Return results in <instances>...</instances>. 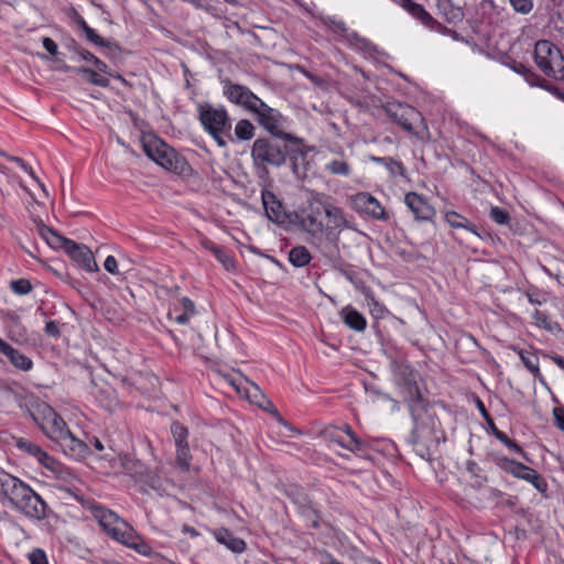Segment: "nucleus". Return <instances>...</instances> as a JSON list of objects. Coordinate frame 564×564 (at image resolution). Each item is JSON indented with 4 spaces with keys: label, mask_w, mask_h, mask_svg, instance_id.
Listing matches in <instances>:
<instances>
[{
    "label": "nucleus",
    "mask_w": 564,
    "mask_h": 564,
    "mask_svg": "<svg viewBox=\"0 0 564 564\" xmlns=\"http://www.w3.org/2000/svg\"><path fill=\"white\" fill-rule=\"evenodd\" d=\"M436 7L438 13L444 17L447 23L457 24L464 19V11L460 7L455 6L451 0H437Z\"/></svg>",
    "instance_id": "cd10ccee"
},
{
    "label": "nucleus",
    "mask_w": 564,
    "mask_h": 564,
    "mask_svg": "<svg viewBox=\"0 0 564 564\" xmlns=\"http://www.w3.org/2000/svg\"><path fill=\"white\" fill-rule=\"evenodd\" d=\"M387 116L405 131H413V122L421 118L415 108L401 102H388L384 107Z\"/></svg>",
    "instance_id": "f3484780"
},
{
    "label": "nucleus",
    "mask_w": 564,
    "mask_h": 564,
    "mask_svg": "<svg viewBox=\"0 0 564 564\" xmlns=\"http://www.w3.org/2000/svg\"><path fill=\"white\" fill-rule=\"evenodd\" d=\"M0 352L19 370L30 371L33 368V361L20 350L13 348L2 338H0Z\"/></svg>",
    "instance_id": "4be33fe9"
},
{
    "label": "nucleus",
    "mask_w": 564,
    "mask_h": 564,
    "mask_svg": "<svg viewBox=\"0 0 564 564\" xmlns=\"http://www.w3.org/2000/svg\"><path fill=\"white\" fill-rule=\"evenodd\" d=\"M120 462L124 473L132 477H135L137 480H142V477L144 475V467L140 460L134 459L128 455H124L120 457Z\"/></svg>",
    "instance_id": "f704fd0d"
},
{
    "label": "nucleus",
    "mask_w": 564,
    "mask_h": 564,
    "mask_svg": "<svg viewBox=\"0 0 564 564\" xmlns=\"http://www.w3.org/2000/svg\"><path fill=\"white\" fill-rule=\"evenodd\" d=\"M326 170L334 175L348 176L350 174V166L346 161L333 160L326 165Z\"/></svg>",
    "instance_id": "c03bdc74"
},
{
    "label": "nucleus",
    "mask_w": 564,
    "mask_h": 564,
    "mask_svg": "<svg viewBox=\"0 0 564 564\" xmlns=\"http://www.w3.org/2000/svg\"><path fill=\"white\" fill-rule=\"evenodd\" d=\"M340 315L345 325L349 328L356 332H364L366 329L367 321L357 310L347 306L341 310Z\"/></svg>",
    "instance_id": "c85d7f7f"
},
{
    "label": "nucleus",
    "mask_w": 564,
    "mask_h": 564,
    "mask_svg": "<svg viewBox=\"0 0 564 564\" xmlns=\"http://www.w3.org/2000/svg\"><path fill=\"white\" fill-rule=\"evenodd\" d=\"M31 564H48L46 554L42 550H34L30 556Z\"/></svg>",
    "instance_id": "603ef678"
},
{
    "label": "nucleus",
    "mask_w": 564,
    "mask_h": 564,
    "mask_svg": "<svg viewBox=\"0 0 564 564\" xmlns=\"http://www.w3.org/2000/svg\"><path fill=\"white\" fill-rule=\"evenodd\" d=\"M262 204L269 220L282 224V203L270 191L262 192Z\"/></svg>",
    "instance_id": "393cba45"
},
{
    "label": "nucleus",
    "mask_w": 564,
    "mask_h": 564,
    "mask_svg": "<svg viewBox=\"0 0 564 564\" xmlns=\"http://www.w3.org/2000/svg\"><path fill=\"white\" fill-rule=\"evenodd\" d=\"M245 398L249 400L251 403L258 405L264 411L270 412L278 421H281L278 409L274 404L262 393L260 388L257 384H249L248 388L245 389Z\"/></svg>",
    "instance_id": "5701e85b"
},
{
    "label": "nucleus",
    "mask_w": 564,
    "mask_h": 564,
    "mask_svg": "<svg viewBox=\"0 0 564 564\" xmlns=\"http://www.w3.org/2000/svg\"><path fill=\"white\" fill-rule=\"evenodd\" d=\"M553 416L555 421V425L561 431H564V409L563 408H554L553 409Z\"/></svg>",
    "instance_id": "6e6d98bb"
},
{
    "label": "nucleus",
    "mask_w": 564,
    "mask_h": 564,
    "mask_svg": "<svg viewBox=\"0 0 564 564\" xmlns=\"http://www.w3.org/2000/svg\"><path fill=\"white\" fill-rule=\"evenodd\" d=\"M354 205L358 213L366 214L377 220H388L389 216L384 208L369 193H358L354 196Z\"/></svg>",
    "instance_id": "a211bd4d"
},
{
    "label": "nucleus",
    "mask_w": 564,
    "mask_h": 564,
    "mask_svg": "<svg viewBox=\"0 0 564 564\" xmlns=\"http://www.w3.org/2000/svg\"><path fill=\"white\" fill-rule=\"evenodd\" d=\"M141 481H144L151 489L155 491L160 490L162 487L160 478L151 473L144 474Z\"/></svg>",
    "instance_id": "3c124183"
},
{
    "label": "nucleus",
    "mask_w": 564,
    "mask_h": 564,
    "mask_svg": "<svg viewBox=\"0 0 564 564\" xmlns=\"http://www.w3.org/2000/svg\"><path fill=\"white\" fill-rule=\"evenodd\" d=\"M286 495L291 499L294 509L303 519L306 528H318L321 517L318 514V511L314 508V506L307 498V495L304 492V490L297 487H292L290 490L286 491Z\"/></svg>",
    "instance_id": "ddd939ff"
},
{
    "label": "nucleus",
    "mask_w": 564,
    "mask_h": 564,
    "mask_svg": "<svg viewBox=\"0 0 564 564\" xmlns=\"http://www.w3.org/2000/svg\"><path fill=\"white\" fill-rule=\"evenodd\" d=\"M550 359L562 370H564V358L560 355H551Z\"/></svg>",
    "instance_id": "774afa93"
},
{
    "label": "nucleus",
    "mask_w": 564,
    "mask_h": 564,
    "mask_svg": "<svg viewBox=\"0 0 564 564\" xmlns=\"http://www.w3.org/2000/svg\"><path fill=\"white\" fill-rule=\"evenodd\" d=\"M477 408H478L481 416L484 417L485 422H489V416H491V415L489 414L484 402L480 399H477Z\"/></svg>",
    "instance_id": "0e129e2a"
},
{
    "label": "nucleus",
    "mask_w": 564,
    "mask_h": 564,
    "mask_svg": "<svg viewBox=\"0 0 564 564\" xmlns=\"http://www.w3.org/2000/svg\"><path fill=\"white\" fill-rule=\"evenodd\" d=\"M496 438L505 444L510 451L520 454L523 458L528 459L525 452L513 440L509 438L506 433H496Z\"/></svg>",
    "instance_id": "49530a36"
},
{
    "label": "nucleus",
    "mask_w": 564,
    "mask_h": 564,
    "mask_svg": "<svg viewBox=\"0 0 564 564\" xmlns=\"http://www.w3.org/2000/svg\"><path fill=\"white\" fill-rule=\"evenodd\" d=\"M43 47L51 54L56 55L58 52L57 44L51 37H44L42 41Z\"/></svg>",
    "instance_id": "052dcab7"
},
{
    "label": "nucleus",
    "mask_w": 564,
    "mask_h": 564,
    "mask_svg": "<svg viewBox=\"0 0 564 564\" xmlns=\"http://www.w3.org/2000/svg\"><path fill=\"white\" fill-rule=\"evenodd\" d=\"M76 23L79 26V29L85 33L87 41H89L98 46L106 45V42L104 41V39H101L97 34V32L87 24V22L85 21V19L83 17L78 15L76 19Z\"/></svg>",
    "instance_id": "79ce46f5"
},
{
    "label": "nucleus",
    "mask_w": 564,
    "mask_h": 564,
    "mask_svg": "<svg viewBox=\"0 0 564 564\" xmlns=\"http://www.w3.org/2000/svg\"><path fill=\"white\" fill-rule=\"evenodd\" d=\"M253 132H254V127L247 119L239 120L235 127V135L240 141L251 140L254 134Z\"/></svg>",
    "instance_id": "37998d69"
},
{
    "label": "nucleus",
    "mask_w": 564,
    "mask_h": 564,
    "mask_svg": "<svg viewBox=\"0 0 564 564\" xmlns=\"http://www.w3.org/2000/svg\"><path fill=\"white\" fill-rule=\"evenodd\" d=\"M491 219L499 225H507L510 221L509 213L500 207H491L490 209Z\"/></svg>",
    "instance_id": "8fccbe9b"
},
{
    "label": "nucleus",
    "mask_w": 564,
    "mask_h": 564,
    "mask_svg": "<svg viewBox=\"0 0 564 564\" xmlns=\"http://www.w3.org/2000/svg\"><path fill=\"white\" fill-rule=\"evenodd\" d=\"M512 9L520 14H529L533 9V0H509Z\"/></svg>",
    "instance_id": "09e8293b"
},
{
    "label": "nucleus",
    "mask_w": 564,
    "mask_h": 564,
    "mask_svg": "<svg viewBox=\"0 0 564 564\" xmlns=\"http://www.w3.org/2000/svg\"><path fill=\"white\" fill-rule=\"evenodd\" d=\"M224 95L227 99L248 111L257 110L262 106V100L254 95L247 86L234 84L229 80L224 83Z\"/></svg>",
    "instance_id": "4468645a"
},
{
    "label": "nucleus",
    "mask_w": 564,
    "mask_h": 564,
    "mask_svg": "<svg viewBox=\"0 0 564 564\" xmlns=\"http://www.w3.org/2000/svg\"><path fill=\"white\" fill-rule=\"evenodd\" d=\"M192 315H189L188 313H185L183 312L182 314H178L174 317V321L177 323V324H181V325H185L188 323L189 318H191Z\"/></svg>",
    "instance_id": "338daca9"
},
{
    "label": "nucleus",
    "mask_w": 564,
    "mask_h": 564,
    "mask_svg": "<svg viewBox=\"0 0 564 564\" xmlns=\"http://www.w3.org/2000/svg\"><path fill=\"white\" fill-rule=\"evenodd\" d=\"M225 380L235 388V390L245 397V389L249 387V384H253L252 382H249L248 380L241 378V377H235L232 375H226Z\"/></svg>",
    "instance_id": "a18cd8bd"
},
{
    "label": "nucleus",
    "mask_w": 564,
    "mask_h": 564,
    "mask_svg": "<svg viewBox=\"0 0 564 564\" xmlns=\"http://www.w3.org/2000/svg\"><path fill=\"white\" fill-rule=\"evenodd\" d=\"M532 318L538 327L543 328L549 333L557 334L562 332L561 325L556 322H552L544 312L534 310Z\"/></svg>",
    "instance_id": "c9c22d12"
},
{
    "label": "nucleus",
    "mask_w": 564,
    "mask_h": 564,
    "mask_svg": "<svg viewBox=\"0 0 564 564\" xmlns=\"http://www.w3.org/2000/svg\"><path fill=\"white\" fill-rule=\"evenodd\" d=\"M89 509L104 531L115 541L121 543L124 538L131 536L133 528L113 511L100 505H91Z\"/></svg>",
    "instance_id": "1a4fd4ad"
},
{
    "label": "nucleus",
    "mask_w": 564,
    "mask_h": 564,
    "mask_svg": "<svg viewBox=\"0 0 564 564\" xmlns=\"http://www.w3.org/2000/svg\"><path fill=\"white\" fill-rule=\"evenodd\" d=\"M323 213L329 218L334 228H343L347 221L340 208L332 205H323Z\"/></svg>",
    "instance_id": "a19ab883"
},
{
    "label": "nucleus",
    "mask_w": 564,
    "mask_h": 564,
    "mask_svg": "<svg viewBox=\"0 0 564 564\" xmlns=\"http://www.w3.org/2000/svg\"><path fill=\"white\" fill-rule=\"evenodd\" d=\"M445 219L448 225L453 228H463L473 232L476 236H479L477 232V228L473 225L466 217L462 216L456 212H448L445 214Z\"/></svg>",
    "instance_id": "e433bc0d"
},
{
    "label": "nucleus",
    "mask_w": 564,
    "mask_h": 564,
    "mask_svg": "<svg viewBox=\"0 0 564 564\" xmlns=\"http://www.w3.org/2000/svg\"><path fill=\"white\" fill-rule=\"evenodd\" d=\"M28 412L32 420L41 427L43 423L52 415L54 409L47 403L39 400L31 399L26 404Z\"/></svg>",
    "instance_id": "bb28decb"
},
{
    "label": "nucleus",
    "mask_w": 564,
    "mask_h": 564,
    "mask_svg": "<svg viewBox=\"0 0 564 564\" xmlns=\"http://www.w3.org/2000/svg\"><path fill=\"white\" fill-rule=\"evenodd\" d=\"M181 305L185 313H188L192 316L195 314V304L188 297H183L181 300Z\"/></svg>",
    "instance_id": "680f3d73"
},
{
    "label": "nucleus",
    "mask_w": 564,
    "mask_h": 564,
    "mask_svg": "<svg viewBox=\"0 0 564 564\" xmlns=\"http://www.w3.org/2000/svg\"><path fill=\"white\" fill-rule=\"evenodd\" d=\"M520 479L530 482L538 491L545 492L547 490V484L545 479L533 468L528 466V470H524L520 475Z\"/></svg>",
    "instance_id": "4c0bfd02"
},
{
    "label": "nucleus",
    "mask_w": 564,
    "mask_h": 564,
    "mask_svg": "<svg viewBox=\"0 0 564 564\" xmlns=\"http://www.w3.org/2000/svg\"><path fill=\"white\" fill-rule=\"evenodd\" d=\"M198 120L204 130L215 140L218 147L227 145L226 137L231 130V120L224 107H214L209 102L197 105Z\"/></svg>",
    "instance_id": "423d86ee"
},
{
    "label": "nucleus",
    "mask_w": 564,
    "mask_h": 564,
    "mask_svg": "<svg viewBox=\"0 0 564 564\" xmlns=\"http://www.w3.org/2000/svg\"><path fill=\"white\" fill-rule=\"evenodd\" d=\"M89 509L104 531L115 541L121 543L124 538L131 536L133 528L113 511L100 505H91Z\"/></svg>",
    "instance_id": "9d476101"
},
{
    "label": "nucleus",
    "mask_w": 564,
    "mask_h": 564,
    "mask_svg": "<svg viewBox=\"0 0 564 564\" xmlns=\"http://www.w3.org/2000/svg\"><path fill=\"white\" fill-rule=\"evenodd\" d=\"M289 262L295 268H303L312 261V254L305 246H296L288 253Z\"/></svg>",
    "instance_id": "7c9ffc66"
},
{
    "label": "nucleus",
    "mask_w": 564,
    "mask_h": 564,
    "mask_svg": "<svg viewBox=\"0 0 564 564\" xmlns=\"http://www.w3.org/2000/svg\"><path fill=\"white\" fill-rule=\"evenodd\" d=\"M251 155L257 165H276L282 163V148L278 140L259 138L254 141Z\"/></svg>",
    "instance_id": "f8f14e48"
},
{
    "label": "nucleus",
    "mask_w": 564,
    "mask_h": 564,
    "mask_svg": "<svg viewBox=\"0 0 564 564\" xmlns=\"http://www.w3.org/2000/svg\"><path fill=\"white\" fill-rule=\"evenodd\" d=\"M257 115V121L273 137L281 138L282 131L279 129V111L269 107L262 101L261 107L252 111Z\"/></svg>",
    "instance_id": "aec40b11"
},
{
    "label": "nucleus",
    "mask_w": 564,
    "mask_h": 564,
    "mask_svg": "<svg viewBox=\"0 0 564 564\" xmlns=\"http://www.w3.org/2000/svg\"><path fill=\"white\" fill-rule=\"evenodd\" d=\"M534 62L546 76L564 79V56L561 50L549 40H539L534 46Z\"/></svg>",
    "instance_id": "0eeeda50"
},
{
    "label": "nucleus",
    "mask_w": 564,
    "mask_h": 564,
    "mask_svg": "<svg viewBox=\"0 0 564 564\" xmlns=\"http://www.w3.org/2000/svg\"><path fill=\"white\" fill-rule=\"evenodd\" d=\"M306 156L307 152L303 140L284 132V164L289 163L297 180L306 177L308 165Z\"/></svg>",
    "instance_id": "9b49d317"
},
{
    "label": "nucleus",
    "mask_w": 564,
    "mask_h": 564,
    "mask_svg": "<svg viewBox=\"0 0 564 564\" xmlns=\"http://www.w3.org/2000/svg\"><path fill=\"white\" fill-rule=\"evenodd\" d=\"M466 469L471 476H474V477L479 476V474H478L479 467H478L477 463H475L474 460H468L466 463Z\"/></svg>",
    "instance_id": "e2e57ef3"
},
{
    "label": "nucleus",
    "mask_w": 564,
    "mask_h": 564,
    "mask_svg": "<svg viewBox=\"0 0 564 564\" xmlns=\"http://www.w3.org/2000/svg\"><path fill=\"white\" fill-rule=\"evenodd\" d=\"M40 429L61 447L65 455L75 459H82L89 454L88 445L68 430L63 417L55 411H53L52 415L46 419Z\"/></svg>",
    "instance_id": "20e7f679"
},
{
    "label": "nucleus",
    "mask_w": 564,
    "mask_h": 564,
    "mask_svg": "<svg viewBox=\"0 0 564 564\" xmlns=\"http://www.w3.org/2000/svg\"><path fill=\"white\" fill-rule=\"evenodd\" d=\"M10 288L15 294L19 295H25L32 291L31 282L26 279L11 281Z\"/></svg>",
    "instance_id": "de8ad7c7"
},
{
    "label": "nucleus",
    "mask_w": 564,
    "mask_h": 564,
    "mask_svg": "<svg viewBox=\"0 0 564 564\" xmlns=\"http://www.w3.org/2000/svg\"><path fill=\"white\" fill-rule=\"evenodd\" d=\"M323 205L321 203H308L300 210L286 213L284 210V229L301 230L310 236L312 245L319 246L324 236L329 237L332 227H325L322 220Z\"/></svg>",
    "instance_id": "7ed1b4c3"
},
{
    "label": "nucleus",
    "mask_w": 564,
    "mask_h": 564,
    "mask_svg": "<svg viewBox=\"0 0 564 564\" xmlns=\"http://www.w3.org/2000/svg\"><path fill=\"white\" fill-rule=\"evenodd\" d=\"M104 268L107 272L111 274L118 273V263L113 256H108L104 262Z\"/></svg>",
    "instance_id": "5fc2aeb1"
},
{
    "label": "nucleus",
    "mask_w": 564,
    "mask_h": 564,
    "mask_svg": "<svg viewBox=\"0 0 564 564\" xmlns=\"http://www.w3.org/2000/svg\"><path fill=\"white\" fill-rule=\"evenodd\" d=\"M288 67L293 70V69H297L300 72H302L306 77H308L315 85L317 86H324L325 82L321 78V77H317V76H314L307 72H305L304 69H302V67H300L299 65H288Z\"/></svg>",
    "instance_id": "4d7b16f0"
},
{
    "label": "nucleus",
    "mask_w": 564,
    "mask_h": 564,
    "mask_svg": "<svg viewBox=\"0 0 564 564\" xmlns=\"http://www.w3.org/2000/svg\"><path fill=\"white\" fill-rule=\"evenodd\" d=\"M397 3L405 10L413 19L422 23L425 28L431 31L438 32L442 34L451 33V30L434 19L422 4L414 2L413 0H395Z\"/></svg>",
    "instance_id": "dca6fc26"
},
{
    "label": "nucleus",
    "mask_w": 564,
    "mask_h": 564,
    "mask_svg": "<svg viewBox=\"0 0 564 564\" xmlns=\"http://www.w3.org/2000/svg\"><path fill=\"white\" fill-rule=\"evenodd\" d=\"M94 65L96 66L98 73H104L106 74L107 70H108V66L105 62H102L101 59H99L98 57H96L94 61H93Z\"/></svg>",
    "instance_id": "69168bd1"
},
{
    "label": "nucleus",
    "mask_w": 564,
    "mask_h": 564,
    "mask_svg": "<svg viewBox=\"0 0 564 564\" xmlns=\"http://www.w3.org/2000/svg\"><path fill=\"white\" fill-rule=\"evenodd\" d=\"M39 235L53 248L62 247L67 254L87 272H96L99 270L94 254L84 245H79L70 239L64 238L52 228L47 227L43 221L36 223Z\"/></svg>",
    "instance_id": "39448f33"
},
{
    "label": "nucleus",
    "mask_w": 564,
    "mask_h": 564,
    "mask_svg": "<svg viewBox=\"0 0 564 564\" xmlns=\"http://www.w3.org/2000/svg\"><path fill=\"white\" fill-rule=\"evenodd\" d=\"M519 356L521 358V361L525 366V368L531 373H533L534 378L538 379L541 384H543L544 387H547L544 377L540 372L539 358L534 354L524 351L522 349L519 350Z\"/></svg>",
    "instance_id": "2f4dec72"
},
{
    "label": "nucleus",
    "mask_w": 564,
    "mask_h": 564,
    "mask_svg": "<svg viewBox=\"0 0 564 564\" xmlns=\"http://www.w3.org/2000/svg\"><path fill=\"white\" fill-rule=\"evenodd\" d=\"M204 246L215 256V258L227 269H231L234 268V260L227 253V251L212 242V241H207L204 243Z\"/></svg>",
    "instance_id": "58836bf2"
},
{
    "label": "nucleus",
    "mask_w": 564,
    "mask_h": 564,
    "mask_svg": "<svg viewBox=\"0 0 564 564\" xmlns=\"http://www.w3.org/2000/svg\"><path fill=\"white\" fill-rule=\"evenodd\" d=\"M0 485L11 505L25 517L36 520L46 517L45 501L29 485L11 475H6Z\"/></svg>",
    "instance_id": "f03ea898"
},
{
    "label": "nucleus",
    "mask_w": 564,
    "mask_h": 564,
    "mask_svg": "<svg viewBox=\"0 0 564 564\" xmlns=\"http://www.w3.org/2000/svg\"><path fill=\"white\" fill-rule=\"evenodd\" d=\"M171 433L176 448V465L181 470L187 471L192 462L188 445L189 432L182 423L174 421L171 424Z\"/></svg>",
    "instance_id": "2eb2a0df"
},
{
    "label": "nucleus",
    "mask_w": 564,
    "mask_h": 564,
    "mask_svg": "<svg viewBox=\"0 0 564 564\" xmlns=\"http://www.w3.org/2000/svg\"><path fill=\"white\" fill-rule=\"evenodd\" d=\"M345 432L349 435L350 440L348 442H345L339 435L333 432L325 431V435L328 437V440L352 453H356L357 455L361 457H368L365 454V447L366 443L358 438L357 435L352 432L351 427L349 425H345Z\"/></svg>",
    "instance_id": "412c9836"
},
{
    "label": "nucleus",
    "mask_w": 564,
    "mask_h": 564,
    "mask_svg": "<svg viewBox=\"0 0 564 564\" xmlns=\"http://www.w3.org/2000/svg\"><path fill=\"white\" fill-rule=\"evenodd\" d=\"M121 544L133 549L139 554L145 555V556H152L155 553L153 552L152 547L143 540L141 539L132 529L131 536L124 538L121 542Z\"/></svg>",
    "instance_id": "473e14b6"
},
{
    "label": "nucleus",
    "mask_w": 564,
    "mask_h": 564,
    "mask_svg": "<svg viewBox=\"0 0 564 564\" xmlns=\"http://www.w3.org/2000/svg\"><path fill=\"white\" fill-rule=\"evenodd\" d=\"M404 202L417 220H431L435 215L434 208L417 193H408L404 197Z\"/></svg>",
    "instance_id": "6ab92c4d"
},
{
    "label": "nucleus",
    "mask_w": 564,
    "mask_h": 564,
    "mask_svg": "<svg viewBox=\"0 0 564 564\" xmlns=\"http://www.w3.org/2000/svg\"><path fill=\"white\" fill-rule=\"evenodd\" d=\"M317 560L319 564H343L338 560H336L329 552L323 550L318 551Z\"/></svg>",
    "instance_id": "864d4df0"
},
{
    "label": "nucleus",
    "mask_w": 564,
    "mask_h": 564,
    "mask_svg": "<svg viewBox=\"0 0 564 564\" xmlns=\"http://www.w3.org/2000/svg\"><path fill=\"white\" fill-rule=\"evenodd\" d=\"M143 149L149 159L163 169L172 172H183L186 161L162 139L151 137L143 141Z\"/></svg>",
    "instance_id": "6e6552de"
},
{
    "label": "nucleus",
    "mask_w": 564,
    "mask_h": 564,
    "mask_svg": "<svg viewBox=\"0 0 564 564\" xmlns=\"http://www.w3.org/2000/svg\"><path fill=\"white\" fill-rule=\"evenodd\" d=\"M213 536L219 543L225 545L234 553H241L246 549V542L234 535L228 529L218 528L212 531Z\"/></svg>",
    "instance_id": "b1692460"
},
{
    "label": "nucleus",
    "mask_w": 564,
    "mask_h": 564,
    "mask_svg": "<svg viewBox=\"0 0 564 564\" xmlns=\"http://www.w3.org/2000/svg\"><path fill=\"white\" fill-rule=\"evenodd\" d=\"M76 72L77 74L83 75L84 78L90 84L100 87H107L109 85V79L99 74L97 70L90 69L88 67H79L76 69Z\"/></svg>",
    "instance_id": "ea45409f"
},
{
    "label": "nucleus",
    "mask_w": 564,
    "mask_h": 564,
    "mask_svg": "<svg viewBox=\"0 0 564 564\" xmlns=\"http://www.w3.org/2000/svg\"><path fill=\"white\" fill-rule=\"evenodd\" d=\"M494 463L503 471L511 474L512 476L520 478V475L523 474L524 470H528V466L519 463L514 459H510L505 456H495Z\"/></svg>",
    "instance_id": "c756f323"
},
{
    "label": "nucleus",
    "mask_w": 564,
    "mask_h": 564,
    "mask_svg": "<svg viewBox=\"0 0 564 564\" xmlns=\"http://www.w3.org/2000/svg\"><path fill=\"white\" fill-rule=\"evenodd\" d=\"M369 160L379 164H382L392 176H395L397 174L404 176L405 174V167L400 161L394 160L390 156H375L370 155Z\"/></svg>",
    "instance_id": "72a5a7b5"
},
{
    "label": "nucleus",
    "mask_w": 564,
    "mask_h": 564,
    "mask_svg": "<svg viewBox=\"0 0 564 564\" xmlns=\"http://www.w3.org/2000/svg\"><path fill=\"white\" fill-rule=\"evenodd\" d=\"M15 446L20 451L35 457L46 467H48L50 463L53 462L52 457L45 451H43L39 445L32 443L30 440L19 437L15 440Z\"/></svg>",
    "instance_id": "a878e982"
},
{
    "label": "nucleus",
    "mask_w": 564,
    "mask_h": 564,
    "mask_svg": "<svg viewBox=\"0 0 564 564\" xmlns=\"http://www.w3.org/2000/svg\"><path fill=\"white\" fill-rule=\"evenodd\" d=\"M45 333L52 337H58L61 335L59 325L55 321H48L45 325Z\"/></svg>",
    "instance_id": "13d9d810"
},
{
    "label": "nucleus",
    "mask_w": 564,
    "mask_h": 564,
    "mask_svg": "<svg viewBox=\"0 0 564 564\" xmlns=\"http://www.w3.org/2000/svg\"><path fill=\"white\" fill-rule=\"evenodd\" d=\"M371 302H372V307L370 308L371 314L376 318H381L386 313L384 306L382 304H380L378 301H376L373 297L371 299Z\"/></svg>",
    "instance_id": "bf43d9fd"
},
{
    "label": "nucleus",
    "mask_w": 564,
    "mask_h": 564,
    "mask_svg": "<svg viewBox=\"0 0 564 564\" xmlns=\"http://www.w3.org/2000/svg\"><path fill=\"white\" fill-rule=\"evenodd\" d=\"M420 375L410 366H402L399 369L397 384L408 404L414 426L411 433V440L415 446V451L421 457L427 454V443L434 436L433 424L431 417H426L429 402L424 398L419 386Z\"/></svg>",
    "instance_id": "f257e3e1"
}]
</instances>
